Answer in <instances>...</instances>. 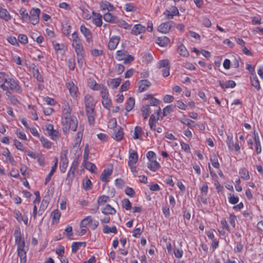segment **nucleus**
<instances>
[{
	"mask_svg": "<svg viewBox=\"0 0 263 263\" xmlns=\"http://www.w3.org/2000/svg\"><path fill=\"white\" fill-rule=\"evenodd\" d=\"M102 103L104 108L109 110L111 105V100L108 97L102 98Z\"/></svg>",
	"mask_w": 263,
	"mask_h": 263,
	"instance_id": "nucleus-34",
	"label": "nucleus"
},
{
	"mask_svg": "<svg viewBox=\"0 0 263 263\" xmlns=\"http://www.w3.org/2000/svg\"><path fill=\"white\" fill-rule=\"evenodd\" d=\"M51 216L52 217V220L58 222L60 219L61 213L58 209L54 210L51 213Z\"/></svg>",
	"mask_w": 263,
	"mask_h": 263,
	"instance_id": "nucleus-42",
	"label": "nucleus"
},
{
	"mask_svg": "<svg viewBox=\"0 0 263 263\" xmlns=\"http://www.w3.org/2000/svg\"><path fill=\"white\" fill-rule=\"evenodd\" d=\"M88 83L89 87L93 90H98L101 88V85L97 83L93 79H89Z\"/></svg>",
	"mask_w": 263,
	"mask_h": 263,
	"instance_id": "nucleus-33",
	"label": "nucleus"
},
{
	"mask_svg": "<svg viewBox=\"0 0 263 263\" xmlns=\"http://www.w3.org/2000/svg\"><path fill=\"white\" fill-rule=\"evenodd\" d=\"M18 256L20 257L21 263H26V252L24 248L17 249Z\"/></svg>",
	"mask_w": 263,
	"mask_h": 263,
	"instance_id": "nucleus-24",
	"label": "nucleus"
},
{
	"mask_svg": "<svg viewBox=\"0 0 263 263\" xmlns=\"http://www.w3.org/2000/svg\"><path fill=\"white\" fill-rule=\"evenodd\" d=\"M160 101L154 97H153L152 99H151L149 101V103L148 105H150L151 106H154L156 107L157 109L156 110V113L157 114V116H159L160 114V112L161 111V108L160 106H159V104L160 103Z\"/></svg>",
	"mask_w": 263,
	"mask_h": 263,
	"instance_id": "nucleus-16",
	"label": "nucleus"
},
{
	"mask_svg": "<svg viewBox=\"0 0 263 263\" xmlns=\"http://www.w3.org/2000/svg\"><path fill=\"white\" fill-rule=\"evenodd\" d=\"M67 87L68 89L69 92L72 96H74L76 95L78 90V88L72 82L67 83Z\"/></svg>",
	"mask_w": 263,
	"mask_h": 263,
	"instance_id": "nucleus-30",
	"label": "nucleus"
},
{
	"mask_svg": "<svg viewBox=\"0 0 263 263\" xmlns=\"http://www.w3.org/2000/svg\"><path fill=\"white\" fill-rule=\"evenodd\" d=\"M64 234L68 238L73 235L72 228L71 226L67 227L65 229Z\"/></svg>",
	"mask_w": 263,
	"mask_h": 263,
	"instance_id": "nucleus-56",
	"label": "nucleus"
},
{
	"mask_svg": "<svg viewBox=\"0 0 263 263\" xmlns=\"http://www.w3.org/2000/svg\"><path fill=\"white\" fill-rule=\"evenodd\" d=\"M122 206L126 210L132 209V203L128 199H124L122 200Z\"/></svg>",
	"mask_w": 263,
	"mask_h": 263,
	"instance_id": "nucleus-46",
	"label": "nucleus"
},
{
	"mask_svg": "<svg viewBox=\"0 0 263 263\" xmlns=\"http://www.w3.org/2000/svg\"><path fill=\"white\" fill-rule=\"evenodd\" d=\"M138 160V155L136 151H134L129 154L128 165L136 164Z\"/></svg>",
	"mask_w": 263,
	"mask_h": 263,
	"instance_id": "nucleus-21",
	"label": "nucleus"
},
{
	"mask_svg": "<svg viewBox=\"0 0 263 263\" xmlns=\"http://www.w3.org/2000/svg\"><path fill=\"white\" fill-rule=\"evenodd\" d=\"M169 61L168 60H161L159 63V68H166L169 66Z\"/></svg>",
	"mask_w": 263,
	"mask_h": 263,
	"instance_id": "nucleus-55",
	"label": "nucleus"
},
{
	"mask_svg": "<svg viewBox=\"0 0 263 263\" xmlns=\"http://www.w3.org/2000/svg\"><path fill=\"white\" fill-rule=\"evenodd\" d=\"M109 200V197L108 196L103 195L100 196L98 199L99 204H104Z\"/></svg>",
	"mask_w": 263,
	"mask_h": 263,
	"instance_id": "nucleus-50",
	"label": "nucleus"
},
{
	"mask_svg": "<svg viewBox=\"0 0 263 263\" xmlns=\"http://www.w3.org/2000/svg\"><path fill=\"white\" fill-rule=\"evenodd\" d=\"M8 84L9 85L8 87L10 90L16 92H21V87L13 79H9Z\"/></svg>",
	"mask_w": 263,
	"mask_h": 263,
	"instance_id": "nucleus-10",
	"label": "nucleus"
},
{
	"mask_svg": "<svg viewBox=\"0 0 263 263\" xmlns=\"http://www.w3.org/2000/svg\"><path fill=\"white\" fill-rule=\"evenodd\" d=\"M40 141L44 147L50 148L51 147V142L43 137L40 138Z\"/></svg>",
	"mask_w": 263,
	"mask_h": 263,
	"instance_id": "nucleus-44",
	"label": "nucleus"
},
{
	"mask_svg": "<svg viewBox=\"0 0 263 263\" xmlns=\"http://www.w3.org/2000/svg\"><path fill=\"white\" fill-rule=\"evenodd\" d=\"M145 31V27L142 26L140 24L135 25L133 28L131 33L133 34L137 35Z\"/></svg>",
	"mask_w": 263,
	"mask_h": 263,
	"instance_id": "nucleus-17",
	"label": "nucleus"
},
{
	"mask_svg": "<svg viewBox=\"0 0 263 263\" xmlns=\"http://www.w3.org/2000/svg\"><path fill=\"white\" fill-rule=\"evenodd\" d=\"M0 17L5 21H8L11 19V17L6 9L0 7Z\"/></svg>",
	"mask_w": 263,
	"mask_h": 263,
	"instance_id": "nucleus-20",
	"label": "nucleus"
},
{
	"mask_svg": "<svg viewBox=\"0 0 263 263\" xmlns=\"http://www.w3.org/2000/svg\"><path fill=\"white\" fill-rule=\"evenodd\" d=\"M33 76L36 78L37 81H39V82H43V79L41 74H40V73L39 71V69L37 68H36V69L33 68Z\"/></svg>",
	"mask_w": 263,
	"mask_h": 263,
	"instance_id": "nucleus-47",
	"label": "nucleus"
},
{
	"mask_svg": "<svg viewBox=\"0 0 263 263\" xmlns=\"http://www.w3.org/2000/svg\"><path fill=\"white\" fill-rule=\"evenodd\" d=\"M3 154V155L7 157V159L8 161H9L12 165L14 164L15 161L13 158L11 156L10 152L8 149H6V151H4Z\"/></svg>",
	"mask_w": 263,
	"mask_h": 263,
	"instance_id": "nucleus-45",
	"label": "nucleus"
},
{
	"mask_svg": "<svg viewBox=\"0 0 263 263\" xmlns=\"http://www.w3.org/2000/svg\"><path fill=\"white\" fill-rule=\"evenodd\" d=\"M101 93L102 98L109 96V93L107 87L105 86L101 85Z\"/></svg>",
	"mask_w": 263,
	"mask_h": 263,
	"instance_id": "nucleus-52",
	"label": "nucleus"
},
{
	"mask_svg": "<svg viewBox=\"0 0 263 263\" xmlns=\"http://www.w3.org/2000/svg\"><path fill=\"white\" fill-rule=\"evenodd\" d=\"M122 80L120 78L116 79H112L108 82V85L110 86L112 88L115 89L117 88L121 83Z\"/></svg>",
	"mask_w": 263,
	"mask_h": 263,
	"instance_id": "nucleus-23",
	"label": "nucleus"
},
{
	"mask_svg": "<svg viewBox=\"0 0 263 263\" xmlns=\"http://www.w3.org/2000/svg\"><path fill=\"white\" fill-rule=\"evenodd\" d=\"M112 173V169L104 170L100 175V180L103 182H108V178L111 175Z\"/></svg>",
	"mask_w": 263,
	"mask_h": 263,
	"instance_id": "nucleus-15",
	"label": "nucleus"
},
{
	"mask_svg": "<svg viewBox=\"0 0 263 263\" xmlns=\"http://www.w3.org/2000/svg\"><path fill=\"white\" fill-rule=\"evenodd\" d=\"M85 242H74L72 243L71 246V251L72 253H76L79 250V248L81 246L83 247H86Z\"/></svg>",
	"mask_w": 263,
	"mask_h": 263,
	"instance_id": "nucleus-25",
	"label": "nucleus"
},
{
	"mask_svg": "<svg viewBox=\"0 0 263 263\" xmlns=\"http://www.w3.org/2000/svg\"><path fill=\"white\" fill-rule=\"evenodd\" d=\"M173 110V107L172 105H168L165 107L163 110V116H166Z\"/></svg>",
	"mask_w": 263,
	"mask_h": 263,
	"instance_id": "nucleus-60",
	"label": "nucleus"
},
{
	"mask_svg": "<svg viewBox=\"0 0 263 263\" xmlns=\"http://www.w3.org/2000/svg\"><path fill=\"white\" fill-rule=\"evenodd\" d=\"M142 132V128L140 126H136L134 130V135L133 138L135 139L139 138L140 135Z\"/></svg>",
	"mask_w": 263,
	"mask_h": 263,
	"instance_id": "nucleus-51",
	"label": "nucleus"
},
{
	"mask_svg": "<svg viewBox=\"0 0 263 263\" xmlns=\"http://www.w3.org/2000/svg\"><path fill=\"white\" fill-rule=\"evenodd\" d=\"M137 9V7L133 4L129 3L125 5V10L127 12H135Z\"/></svg>",
	"mask_w": 263,
	"mask_h": 263,
	"instance_id": "nucleus-48",
	"label": "nucleus"
},
{
	"mask_svg": "<svg viewBox=\"0 0 263 263\" xmlns=\"http://www.w3.org/2000/svg\"><path fill=\"white\" fill-rule=\"evenodd\" d=\"M218 82L222 88H234L236 86L235 82L232 80H229L225 84L222 83L220 80H218Z\"/></svg>",
	"mask_w": 263,
	"mask_h": 263,
	"instance_id": "nucleus-27",
	"label": "nucleus"
},
{
	"mask_svg": "<svg viewBox=\"0 0 263 263\" xmlns=\"http://www.w3.org/2000/svg\"><path fill=\"white\" fill-rule=\"evenodd\" d=\"M72 46L77 55L78 63L80 66H82L84 61V52L81 42H73Z\"/></svg>",
	"mask_w": 263,
	"mask_h": 263,
	"instance_id": "nucleus-3",
	"label": "nucleus"
},
{
	"mask_svg": "<svg viewBox=\"0 0 263 263\" xmlns=\"http://www.w3.org/2000/svg\"><path fill=\"white\" fill-rule=\"evenodd\" d=\"M78 121L76 119H72L71 117L65 116L63 121V130L65 134H67L70 129L76 131L77 128Z\"/></svg>",
	"mask_w": 263,
	"mask_h": 263,
	"instance_id": "nucleus-2",
	"label": "nucleus"
},
{
	"mask_svg": "<svg viewBox=\"0 0 263 263\" xmlns=\"http://www.w3.org/2000/svg\"><path fill=\"white\" fill-rule=\"evenodd\" d=\"M130 85L129 81H126L121 86L120 89L121 91H126Z\"/></svg>",
	"mask_w": 263,
	"mask_h": 263,
	"instance_id": "nucleus-61",
	"label": "nucleus"
},
{
	"mask_svg": "<svg viewBox=\"0 0 263 263\" xmlns=\"http://www.w3.org/2000/svg\"><path fill=\"white\" fill-rule=\"evenodd\" d=\"M103 231L104 233L108 234L109 233H112L116 234L117 233V230L115 226L109 227L108 226H104Z\"/></svg>",
	"mask_w": 263,
	"mask_h": 263,
	"instance_id": "nucleus-36",
	"label": "nucleus"
},
{
	"mask_svg": "<svg viewBox=\"0 0 263 263\" xmlns=\"http://www.w3.org/2000/svg\"><path fill=\"white\" fill-rule=\"evenodd\" d=\"M78 164V159L76 158L72 162L70 169L67 174L66 180L68 181V184L71 182L74 177V173L77 169Z\"/></svg>",
	"mask_w": 263,
	"mask_h": 263,
	"instance_id": "nucleus-4",
	"label": "nucleus"
},
{
	"mask_svg": "<svg viewBox=\"0 0 263 263\" xmlns=\"http://www.w3.org/2000/svg\"><path fill=\"white\" fill-rule=\"evenodd\" d=\"M14 235L15 243L17 246V249L24 248L25 243L24 238L22 237L21 230L19 228L15 230Z\"/></svg>",
	"mask_w": 263,
	"mask_h": 263,
	"instance_id": "nucleus-5",
	"label": "nucleus"
},
{
	"mask_svg": "<svg viewBox=\"0 0 263 263\" xmlns=\"http://www.w3.org/2000/svg\"><path fill=\"white\" fill-rule=\"evenodd\" d=\"M174 24V22L172 21L162 23L158 26V31L163 33H167L169 32Z\"/></svg>",
	"mask_w": 263,
	"mask_h": 263,
	"instance_id": "nucleus-7",
	"label": "nucleus"
},
{
	"mask_svg": "<svg viewBox=\"0 0 263 263\" xmlns=\"http://www.w3.org/2000/svg\"><path fill=\"white\" fill-rule=\"evenodd\" d=\"M227 143L230 150H232L233 149V137L232 136H228L227 137Z\"/></svg>",
	"mask_w": 263,
	"mask_h": 263,
	"instance_id": "nucleus-58",
	"label": "nucleus"
},
{
	"mask_svg": "<svg viewBox=\"0 0 263 263\" xmlns=\"http://www.w3.org/2000/svg\"><path fill=\"white\" fill-rule=\"evenodd\" d=\"M149 162L150 163L148 164V167L150 170L155 172L160 167V164L155 159L149 161Z\"/></svg>",
	"mask_w": 263,
	"mask_h": 263,
	"instance_id": "nucleus-28",
	"label": "nucleus"
},
{
	"mask_svg": "<svg viewBox=\"0 0 263 263\" xmlns=\"http://www.w3.org/2000/svg\"><path fill=\"white\" fill-rule=\"evenodd\" d=\"M103 18L104 21L107 22L116 23L118 21V18L116 16L112 15V14L109 12L104 14Z\"/></svg>",
	"mask_w": 263,
	"mask_h": 263,
	"instance_id": "nucleus-19",
	"label": "nucleus"
},
{
	"mask_svg": "<svg viewBox=\"0 0 263 263\" xmlns=\"http://www.w3.org/2000/svg\"><path fill=\"white\" fill-rule=\"evenodd\" d=\"M241 177L246 180L250 179V176L248 170L246 168H241L239 172Z\"/></svg>",
	"mask_w": 263,
	"mask_h": 263,
	"instance_id": "nucleus-39",
	"label": "nucleus"
},
{
	"mask_svg": "<svg viewBox=\"0 0 263 263\" xmlns=\"http://www.w3.org/2000/svg\"><path fill=\"white\" fill-rule=\"evenodd\" d=\"M135 105V99L132 97H129L126 103L125 109L127 111H130Z\"/></svg>",
	"mask_w": 263,
	"mask_h": 263,
	"instance_id": "nucleus-35",
	"label": "nucleus"
},
{
	"mask_svg": "<svg viewBox=\"0 0 263 263\" xmlns=\"http://www.w3.org/2000/svg\"><path fill=\"white\" fill-rule=\"evenodd\" d=\"M97 102L93 98L87 94L84 97V104L88 122L90 125L95 123V107Z\"/></svg>",
	"mask_w": 263,
	"mask_h": 263,
	"instance_id": "nucleus-1",
	"label": "nucleus"
},
{
	"mask_svg": "<svg viewBox=\"0 0 263 263\" xmlns=\"http://www.w3.org/2000/svg\"><path fill=\"white\" fill-rule=\"evenodd\" d=\"M127 51L126 50H119L117 51V59L119 61H121L124 59V56H126Z\"/></svg>",
	"mask_w": 263,
	"mask_h": 263,
	"instance_id": "nucleus-43",
	"label": "nucleus"
},
{
	"mask_svg": "<svg viewBox=\"0 0 263 263\" xmlns=\"http://www.w3.org/2000/svg\"><path fill=\"white\" fill-rule=\"evenodd\" d=\"M56 170H57V168H56L55 165H53L51 167V170L50 173L47 176V177L45 179V185H46L48 183V182L51 180V177L53 175V174L54 173V172H55Z\"/></svg>",
	"mask_w": 263,
	"mask_h": 263,
	"instance_id": "nucleus-41",
	"label": "nucleus"
},
{
	"mask_svg": "<svg viewBox=\"0 0 263 263\" xmlns=\"http://www.w3.org/2000/svg\"><path fill=\"white\" fill-rule=\"evenodd\" d=\"M125 194L127 195L132 197H134L135 194L134 190L132 188L129 187H127L125 189Z\"/></svg>",
	"mask_w": 263,
	"mask_h": 263,
	"instance_id": "nucleus-62",
	"label": "nucleus"
},
{
	"mask_svg": "<svg viewBox=\"0 0 263 263\" xmlns=\"http://www.w3.org/2000/svg\"><path fill=\"white\" fill-rule=\"evenodd\" d=\"M48 134L50 136V138L53 140H57L60 136L59 132L55 129H53L52 131L49 133Z\"/></svg>",
	"mask_w": 263,
	"mask_h": 263,
	"instance_id": "nucleus-49",
	"label": "nucleus"
},
{
	"mask_svg": "<svg viewBox=\"0 0 263 263\" xmlns=\"http://www.w3.org/2000/svg\"><path fill=\"white\" fill-rule=\"evenodd\" d=\"M41 11L39 8H32L30 11V15L28 16L29 20L33 25L37 24L39 22V15Z\"/></svg>",
	"mask_w": 263,
	"mask_h": 263,
	"instance_id": "nucleus-6",
	"label": "nucleus"
},
{
	"mask_svg": "<svg viewBox=\"0 0 263 263\" xmlns=\"http://www.w3.org/2000/svg\"><path fill=\"white\" fill-rule=\"evenodd\" d=\"M251 85L255 87L257 90H259L260 88L259 81L256 75L252 74L250 77Z\"/></svg>",
	"mask_w": 263,
	"mask_h": 263,
	"instance_id": "nucleus-31",
	"label": "nucleus"
},
{
	"mask_svg": "<svg viewBox=\"0 0 263 263\" xmlns=\"http://www.w3.org/2000/svg\"><path fill=\"white\" fill-rule=\"evenodd\" d=\"M151 85V83L147 80H142L138 82V90L139 92L145 91Z\"/></svg>",
	"mask_w": 263,
	"mask_h": 263,
	"instance_id": "nucleus-12",
	"label": "nucleus"
},
{
	"mask_svg": "<svg viewBox=\"0 0 263 263\" xmlns=\"http://www.w3.org/2000/svg\"><path fill=\"white\" fill-rule=\"evenodd\" d=\"M202 24L205 27H210L212 25L211 22L210 20L207 17H203L202 21Z\"/></svg>",
	"mask_w": 263,
	"mask_h": 263,
	"instance_id": "nucleus-64",
	"label": "nucleus"
},
{
	"mask_svg": "<svg viewBox=\"0 0 263 263\" xmlns=\"http://www.w3.org/2000/svg\"><path fill=\"white\" fill-rule=\"evenodd\" d=\"M177 52L180 55L184 57H187L189 55L187 50L183 44H181L178 47Z\"/></svg>",
	"mask_w": 263,
	"mask_h": 263,
	"instance_id": "nucleus-26",
	"label": "nucleus"
},
{
	"mask_svg": "<svg viewBox=\"0 0 263 263\" xmlns=\"http://www.w3.org/2000/svg\"><path fill=\"white\" fill-rule=\"evenodd\" d=\"M80 30L86 39L87 41L89 42L92 38L91 31L83 25L81 26Z\"/></svg>",
	"mask_w": 263,
	"mask_h": 263,
	"instance_id": "nucleus-14",
	"label": "nucleus"
},
{
	"mask_svg": "<svg viewBox=\"0 0 263 263\" xmlns=\"http://www.w3.org/2000/svg\"><path fill=\"white\" fill-rule=\"evenodd\" d=\"M142 115L144 119H147L149 114L151 112L150 105H146L142 107L141 109Z\"/></svg>",
	"mask_w": 263,
	"mask_h": 263,
	"instance_id": "nucleus-29",
	"label": "nucleus"
},
{
	"mask_svg": "<svg viewBox=\"0 0 263 263\" xmlns=\"http://www.w3.org/2000/svg\"><path fill=\"white\" fill-rule=\"evenodd\" d=\"M120 41V37L117 36H112L109 40L108 47L109 50H114Z\"/></svg>",
	"mask_w": 263,
	"mask_h": 263,
	"instance_id": "nucleus-11",
	"label": "nucleus"
},
{
	"mask_svg": "<svg viewBox=\"0 0 263 263\" xmlns=\"http://www.w3.org/2000/svg\"><path fill=\"white\" fill-rule=\"evenodd\" d=\"M85 165V168L89 170L91 173H95V170L97 168L96 165L90 162H86L85 163L83 164Z\"/></svg>",
	"mask_w": 263,
	"mask_h": 263,
	"instance_id": "nucleus-37",
	"label": "nucleus"
},
{
	"mask_svg": "<svg viewBox=\"0 0 263 263\" xmlns=\"http://www.w3.org/2000/svg\"><path fill=\"white\" fill-rule=\"evenodd\" d=\"M102 213L105 215H114L116 213V210L110 204H107L102 210Z\"/></svg>",
	"mask_w": 263,
	"mask_h": 263,
	"instance_id": "nucleus-32",
	"label": "nucleus"
},
{
	"mask_svg": "<svg viewBox=\"0 0 263 263\" xmlns=\"http://www.w3.org/2000/svg\"><path fill=\"white\" fill-rule=\"evenodd\" d=\"M83 188L86 190H89L91 188V182L89 179H86L83 181Z\"/></svg>",
	"mask_w": 263,
	"mask_h": 263,
	"instance_id": "nucleus-53",
	"label": "nucleus"
},
{
	"mask_svg": "<svg viewBox=\"0 0 263 263\" xmlns=\"http://www.w3.org/2000/svg\"><path fill=\"white\" fill-rule=\"evenodd\" d=\"M18 41L22 44H26L28 43V38L26 35L20 34L18 36Z\"/></svg>",
	"mask_w": 263,
	"mask_h": 263,
	"instance_id": "nucleus-57",
	"label": "nucleus"
},
{
	"mask_svg": "<svg viewBox=\"0 0 263 263\" xmlns=\"http://www.w3.org/2000/svg\"><path fill=\"white\" fill-rule=\"evenodd\" d=\"M37 162L39 164L42 166L45 165V157L42 154H39L37 155Z\"/></svg>",
	"mask_w": 263,
	"mask_h": 263,
	"instance_id": "nucleus-54",
	"label": "nucleus"
},
{
	"mask_svg": "<svg viewBox=\"0 0 263 263\" xmlns=\"http://www.w3.org/2000/svg\"><path fill=\"white\" fill-rule=\"evenodd\" d=\"M71 108H70L69 104L67 103L65 104V107L63 110V113L64 115V118H65V116L71 117Z\"/></svg>",
	"mask_w": 263,
	"mask_h": 263,
	"instance_id": "nucleus-40",
	"label": "nucleus"
},
{
	"mask_svg": "<svg viewBox=\"0 0 263 263\" xmlns=\"http://www.w3.org/2000/svg\"><path fill=\"white\" fill-rule=\"evenodd\" d=\"M93 14L95 17L92 19V22L96 26L100 27L102 25V16L100 13H95L93 12Z\"/></svg>",
	"mask_w": 263,
	"mask_h": 263,
	"instance_id": "nucleus-22",
	"label": "nucleus"
},
{
	"mask_svg": "<svg viewBox=\"0 0 263 263\" xmlns=\"http://www.w3.org/2000/svg\"><path fill=\"white\" fill-rule=\"evenodd\" d=\"M179 13V11L175 6L172 7L170 10H166L164 12V14L166 15L168 19L173 18L174 16L178 15Z\"/></svg>",
	"mask_w": 263,
	"mask_h": 263,
	"instance_id": "nucleus-13",
	"label": "nucleus"
},
{
	"mask_svg": "<svg viewBox=\"0 0 263 263\" xmlns=\"http://www.w3.org/2000/svg\"><path fill=\"white\" fill-rule=\"evenodd\" d=\"M170 42V39L165 36L158 37L156 40V43L160 46H165Z\"/></svg>",
	"mask_w": 263,
	"mask_h": 263,
	"instance_id": "nucleus-18",
	"label": "nucleus"
},
{
	"mask_svg": "<svg viewBox=\"0 0 263 263\" xmlns=\"http://www.w3.org/2000/svg\"><path fill=\"white\" fill-rule=\"evenodd\" d=\"M67 153L65 152L61 156V162L60 164V168L62 173H65L67 169L68 164V160L67 158Z\"/></svg>",
	"mask_w": 263,
	"mask_h": 263,
	"instance_id": "nucleus-8",
	"label": "nucleus"
},
{
	"mask_svg": "<svg viewBox=\"0 0 263 263\" xmlns=\"http://www.w3.org/2000/svg\"><path fill=\"white\" fill-rule=\"evenodd\" d=\"M56 253L61 257H63L65 253L64 247L62 246H60L59 248L57 249Z\"/></svg>",
	"mask_w": 263,
	"mask_h": 263,
	"instance_id": "nucleus-63",
	"label": "nucleus"
},
{
	"mask_svg": "<svg viewBox=\"0 0 263 263\" xmlns=\"http://www.w3.org/2000/svg\"><path fill=\"white\" fill-rule=\"evenodd\" d=\"M123 129L121 127H118L114 129V133L112 135V138L117 141H119L123 139Z\"/></svg>",
	"mask_w": 263,
	"mask_h": 263,
	"instance_id": "nucleus-9",
	"label": "nucleus"
},
{
	"mask_svg": "<svg viewBox=\"0 0 263 263\" xmlns=\"http://www.w3.org/2000/svg\"><path fill=\"white\" fill-rule=\"evenodd\" d=\"M108 126L110 128H112L114 129H116V128H118V127H117L116 119L115 118L110 119L108 123Z\"/></svg>",
	"mask_w": 263,
	"mask_h": 263,
	"instance_id": "nucleus-59",
	"label": "nucleus"
},
{
	"mask_svg": "<svg viewBox=\"0 0 263 263\" xmlns=\"http://www.w3.org/2000/svg\"><path fill=\"white\" fill-rule=\"evenodd\" d=\"M92 221V218L91 216H87V217L85 218L84 219H83L81 223H80V227L81 228H83V227H86L88 224H90V223H91Z\"/></svg>",
	"mask_w": 263,
	"mask_h": 263,
	"instance_id": "nucleus-38",
	"label": "nucleus"
}]
</instances>
